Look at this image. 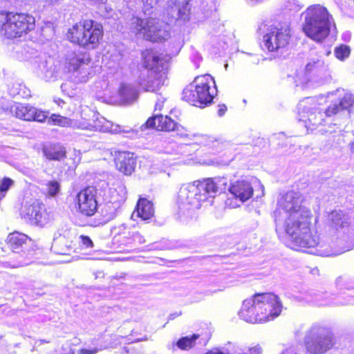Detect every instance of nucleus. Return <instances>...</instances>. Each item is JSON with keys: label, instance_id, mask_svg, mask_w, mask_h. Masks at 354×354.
<instances>
[{"label": "nucleus", "instance_id": "48", "mask_svg": "<svg viewBox=\"0 0 354 354\" xmlns=\"http://www.w3.org/2000/svg\"><path fill=\"white\" fill-rule=\"evenodd\" d=\"M68 354H75V352L73 351H71Z\"/></svg>", "mask_w": 354, "mask_h": 354}, {"label": "nucleus", "instance_id": "6", "mask_svg": "<svg viewBox=\"0 0 354 354\" xmlns=\"http://www.w3.org/2000/svg\"><path fill=\"white\" fill-rule=\"evenodd\" d=\"M217 192V186L212 178H204L183 185L178 194L179 198L195 208H200L203 203Z\"/></svg>", "mask_w": 354, "mask_h": 354}, {"label": "nucleus", "instance_id": "31", "mask_svg": "<svg viewBox=\"0 0 354 354\" xmlns=\"http://www.w3.org/2000/svg\"><path fill=\"white\" fill-rule=\"evenodd\" d=\"M199 338V335L193 334L191 336L180 337L176 342L178 348L183 351H188L194 348L196 341Z\"/></svg>", "mask_w": 354, "mask_h": 354}, {"label": "nucleus", "instance_id": "29", "mask_svg": "<svg viewBox=\"0 0 354 354\" xmlns=\"http://www.w3.org/2000/svg\"><path fill=\"white\" fill-rule=\"evenodd\" d=\"M118 95L122 103L131 104L138 99L139 92L130 85L122 84L119 88Z\"/></svg>", "mask_w": 354, "mask_h": 354}, {"label": "nucleus", "instance_id": "47", "mask_svg": "<svg viewBox=\"0 0 354 354\" xmlns=\"http://www.w3.org/2000/svg\"><path fill=\"white\" fill-rule=\"evenodd\" d=\"M65 86H66V84H62V88L63 91H65V89H64V87H65Z\"/></svg>", "mask_w": 354, "mask_h": 354}, {"label": "nucleus", "instance_id": "46", "mask_svg": "<svg viewBox=\"0 0 354 354\" xmlns=\"http://www.w3.org/2000/svg\"><path fill=\"white\" fill-rule=\"evenodd\" d=\"M351 147V153L354 154V142L351 143V147Z\"/></svg>", "mask_w": 354, "mask_h": 354}, {"label": "nucleus", "instance_id": "34", "mask_svg": "<svg viewBox=\"0 0 354 354\" xmlns=\"http://www.w3.org/2000/svg\"><path fill=\"white\" fill-rule=\"evenodd\" d=\"M337 103L342 111L349 109L354 105V95L350 93H346Z\"/></svg>", "mask_w": 354, "mask_h": 354}, {"label": "nucleus", "instance_id": "35", "mask_svg": "<svg viewBox=\"0 0 354 354\" xmlns=\"http://www.w3.org/2000/svg\"><path fill=\"white\" fill-rule=\"evenodd\" d=\"M47 194L48 196L54 197L60 191V185L57 180H50L46 183Z\"/></svg>", "mask_w": 354, "mask_h": 354}, {"label": "nucleus", "instance_id": "4", "mask_svg": "<svg viewBox=\"0 0 354 354\" xmlns=\"http://www.w3.org/2000/svg\"><path fill=\"white\" fill-rule=\"evenodd\" d=\"M35 19L27 12L0 10V36L6 40H15L35 29Z\"/></svg>", "mask_w": 354, "mask_h": 354}, {"label": "nucleus", "instance_id": "8", "mask_svg": "<svg viewBox=\"0 0 354 354\" xmlns=\"http://www.w3.org/2000/svg\"><path fill=\"white\" fill-rule=\"evenodd\" d=\"M335 344V339L331 329L318 324L310 327L304 338L306 349L311 354L325 353Z\"/></svg>", "mask_w": 354, "mask_h": 354}, {"label": "nucleus", "instance_id": "15", "mask_svg": "<svg viewBox=\"0 0 354 354\" xmlns=\"http://www.w3.org/2000/svg\"><path fill=\"white\" fill-rule=\"evenodd\" d=\"M171 57L167 54L160 53L153 48H147L141 53V64L148 71L167 69Z\"/></svg>", "mask_w": 354, "mask_h": 354}, {"label": "nucleus", "instance_id": "19", "mask_svg": "<svg viewBox=\"0 0 354 354\" xmlns=\"http://www.w3.org/2000/svg\"><path fill=\"white\" fill-rule=\"evenodd\" d=\"M180 124L167 115H157L149 118L143 124L145 129H153L160 131H174L179 129Z\"/></svg>", "mask_w": 354, "mask_h": 354}, {"label": "nucleus", "instance_id": "45", "mask_svg": "<svg viewBox=\"0 0 354 354\" xmlns=\"http://www.w3.org/2000/svg\"><path fill=\"white\" fill-rule=\"evenodd\" d=\"M204 354H225V353L218 348H213V349L207 351Z\"/></svg>", "mask_w": 354, "mask_h": 354}, {"label": "nucleus", "instance_id": "11", "mask_svg": "<svg viewBox=\"0 0 354 354\" xmlns=\"http://www.w3.org/2000/svg\"><path fill=\"white\" fill-rule=\"evenodd\" d=\"M145 242L144 236L136 230L134 226L122 225L118 227V232L113 239V245L118 252L127 253L141 243Z\"/></svg>", "mask_w": 354, "mask_h": 354}, {"label": "nucleus", "instance_id": "33", "mask_svg": "<svg viewBox=\"0 0 354 354\" xmlns=\"http://www.w3.org/2000/svg\"><path fill=\"white\" fill-rule=\"evenodd\" d=\"M351 48L343 44L336 46L334 49L335 57L340 61H344L348 58L351 55Z\"/></svg>", "mask_w": 354, "mask_h": 354}, {"label": "nucleus", "instance_id": "43", "mask_svg": "<svg viewBox=\"0 0 354 354\" xmlns=\"http://www.w3.org/2000/svg\"><path fill=\"white\" fill-rule=\"evenodd\" d=\"M262 351L260 346H256L249 348L247 354H261Z\"/></svg>", "mask_w": 354, "mask_h": 354}, {"label": "nucleus", "instance_id": "23", "mask_svg": "<svg viewBox=\"0 0 354 354\" xmlns=\"http://www.w3.org/2000/svg\"><path fill=\"white\" fill-rule=\"evenodd\" d=\"M189 0H170L167 14L175 19L187 20L190 14Z\"/></svg>", "mask_w": 354, "mask_h": 354}, {"label": "nucleus", "instance_id": "3", "mask_svg": "<svg viewBox=\"0 0 354 354\" xmlns=\"http://www.w3.org/2000/svg\"><path fill=\"white\" fill-rule=\"evenodd\" d=\"M335 27L333 15L326 7L315 4L306 10L302 31L311 40L324 42L330 35L331 29Z\"/></svg>", "mask_w": 354, "mask_h": 354}, {"label": "nucleus", "instance_id": "28", "mask_svg": "<svg viewBox=\"0 0 354 354\" xmlns=\"http://www.w3.org/2000/svg\"><path fill=\"white\" fill-rule=\"evenodd\" d=\"M136 212L142 220H149L154 216L153 204L145 198H140L137 202Z\"/></svg>", "mask_w": 354, "mask_h": 354}, {"label": "nucleus", "instance_id": "39", "mask_svg": "<svg viewBox=\"0 0 354 354\" xmlns=\"http://www.w3.org/2000/svg\"><path fill=\"white\" fill-rule=\"evenodd\" d=\"M80 239L81 240L82 245L86 248H92L94 247L93 242L91 238L86 235H80Z\"/></svg>", "mask_w": 354, "mask_h": 354}, {"label": "nucleus", "instance_id": "17", "mask_svg": "<svg viewBox=\"0 0 354 354\" xmlns=\"http://www.w3.org/2000/svg\"><path fill=\"white\" fill-rule=\"evenodd\" d=\"M113 163L119 173L130 176L136 170L137 156L129 151H115L113 153Z\"/></svg>", "mask_w": 354, "mask_h": 354}, {"label": "nucleus", "instance_id": "22", "mask_svg": "<svg viewBox=\"0 0 354 354\" xmlns=\"http://www.w3.org/2000/svg\"><path fill=\"white\" fill-rule=\"evenodd\" d=\"M167 79V69L149 71L143 84V90L146 92H156L164 86Z\"/></svg>", "mask_w": 354, "mask_h": 354}, {"label": "nucleus", "instance_id": "37", "mask_svg": "<svg viewBox=\"0 0 354 354\" xmlns=\"http://www.w3.org/2000/svg\"><path fill=\"white\" fill-rule=\"evenodd\" d=\"M268 141L266 138L261 137L260 136H254L250 142V145L254 147L263 149L266 147Z\"/></svg>", "mask_w": 354, "mask_h": 354}, {"label": "nucleus", "instance_id": "10", "mask_svg": "<svg viewBox=\"0 0 354 354\" xmlns=\"http://www.w3.org/2000/svg\"><path fill=\"white\" fill-rule=\"evenodd\" d=\"M98 190L93 185H86L73 198V205L77 212L86 217L93 216L97 210Z\"/></svg>", "mask_w": 354, "mask_h": 354}, {"label": "nucleus", "instance_id": "26", "mask_svg": "<svg viewBox=\"0 0 354 354\" xmlns=\"http://www.w3.org/2000/svg\"><path fill=\"white\" fill-rule=\"evenodd\" d=\"M32 240L26 234L19 232H13L8 234L6 239V244L14 252H20L25 249Z\"/></svg>", "mask_w": 354, "mask_h": 354}, {"label": "nucleus", "instance_id": "24", "mask_svg": "<svg viewBox=\"0 0 354 354\" xmlns=\"http://www.w3.org/2000/svg\"><path fill=\"white\" fill-rule=\"evenodd\" d=\"M300 113L301 114V120L309 128H315L321 125L324 121L323 113L316 107L303 106L301 109Z\"/></svg>", "mask_w": 354, "mask_h": 354}, {"label": "nucleus", "instance_id": "32", "mask_svg": "<svg viewBox=\"0 0 354 354\" xmlns=\"http://www.w3.org/2000/svg\"><path fill=\"white\" fill-rule=\"evenodd\" d=\"M53 102L63 110L64 114L68 116L73 115L77 110L76 104L72 102H66L60 97L54 98Z\"/></svg>", "mask_w": 354, "mask_h": 354}, {"label": "nucleus", "instance_id": "18", "mask_svg": "<svg viewBox=\"0 0 354 354\" xmlns=\"http://www.w3.org/2000/svg\"><path fill=\"white\" fill-rule=\"evenodd\" d=\"M134 24L138 32L142 33L147 39L151 41H161L164 39L160 32L161 31L153 19L149 18L146 20L139 17L135 18Z\"/></svg>", "mask_w": 354, "mask_h": 354}, {"label": "nucleus", "instance_id": "36", "mask_svg": "<svg viewBox=\"0 0 354 354\" xmlns=\"http://www.w3.org/2000/svg\"><path fill=\"white\" fill-rule=\"evenodd\" d=\"M340 112H342V110L336 102L329 105L325 110L324 114L326 117L330 118L336 115Z\"/></svg>", "mask_w": 354, "mask_h": 354}, {"label": "nucleus", "instance_id": "30", "mask_svg": "<svg viewBox=\"0 0 354 354\" xmlns=\"http://www.w3.org/2000/svg\"><path fill=\"white\" fill-rule=\"evenodd\" d=\"M329 217L328 225L331 230L337 232L350 226V223L342 212L332 211Z\"/></svg>", "mask_w": 354, "mask_h": 354}, {"label": "nucleus", "instance_id": "42", "mask_svg": "<svg viewBox=\"0 0 354 354\" xmlns=\"http://www.w3.org/2000/svg\"><path fill=\"white\" fill-rule=\"evenodd\" d=\"M318 64H319V61H317V62L313 61L311 62L308 63L306 66V71L307 72H311L314 70L317 69L319 67Z\"/></svg>", "mask_w": 354, "mask_h": 354}, {"label": "nucleus", "instance_id": "14", "mask_svg": "<svg viewBox=\"0 0 354 354\" xmlns=\"http://www.w3.org/2000/svg\"><path fill=\"white\" fill-rule=\"evenodd\" d=\"M77 127L79 129L87 131L89 133L95 132L116 133L118 127L99 115H93L91 118H82L78 122Z\"/></svg>", "mask_w": 354, "mask_h": 354}, {"label": "nucleus", "instance_id": "13", "mask_svg": "<svg viewBox=\"0 0 354 354\" xmlns=\"http://www.w3.org/2000/svg\"><path fill=\"white\" fill-rule=\"evenodd\" d=\"M91 61L92 58L88 52L74 50L66 57L65 67L68 72L82 75L81 77L86 81L89 76L87 68Z\"/></svg>", "mask_w": 354, "mask_h": 354}, {"label": "nucleus", "instance_id": "7", "mask_svg": "<svg viewBox=\"0 0 354 354\" xmlns=\"http://www.w3.org/2000/svg\"><path fill=\"white\" fill-rule=\"evenodd\" d=\"M262 28L266 31L263 35V41L268 51L275 52L286 48L290 44L292 30L288 23L274 21L270 24H263L259 30Z\"/></svg>", "mask_w": 354, "mask_h": 354}, {"label": "nucleus", "instance_id": "38", "mask_svg": "<svg viewBox=\"0 0 354 354\" xmlns=\"http://www.w3.org/2000/svg\"><path fill=\"white\" fill-rule=\"evenodd\" d=\"M13 180L8 178V177H4L1 181H0V192H7L9 188L12 185Z\"/></svg>", "mask_w": 354, "mask_h": 354}, {"label": "nucleus", "instance_id": "1", "mask_svg": "<svg viewBox=\"0 0 354 354\" xmlns=\"http://www.w3.org/2000/svg\"><path fill=\"white\" fill-rule=\"evenodd\" d=\"M282 308V302L277 295L271 292H256L243 301L238 315L247 323L264 324L277 318Z\"/></svg>", "mask_w": 354, "mask_h": 354}, {"label": "nucleus", "instance_id": "20", "mask_svg": "<svg viewBox=\"0 0 354 354\" xmlns=\"http://www.w3.org/2000/svg\"><path fill=\"white\" fill-rule=\"evenodd\" d=\"M89 19L82 18L70 25L66 31L65 38L67 41L74 46H80L81 39L84 38V33Z\"/></svg>", "mask_w": 354, "mask_h": 354}, {"label": "nucleus", "instance_id": "40", "mask_svg": "<svg viewBox=\"0 0 354 354\" xmlns=\"http://www.w3.org/2000/svg\"><path fill=\"white\" fill-rule=\"evenodd\" d=\"M50 119L55 124L61 125L66 120V118L57 114H52Z\"/></svg>", "mask_w": 354, "mask_h": 354}, {"label": "nucleus", "instance_id": "25", "mask_svg": "<svg viewBox=\"0 0 354 354\" xmlns=\"http://www.w3.org/2000/svg\"><path fill=\"white\" fill-rule=\"evenodd\" d=\"M302 196L297 192H290L286 195L283 203V208L288 214H293L295 212L310 211L301 205L303 203Z\"/></svg>", "mask_w": 354, "mask_h": 354}, {"label": "nucleus", "instance_id": "12", "mask_svg": "<svg viewBox=\"0 0 354 354\" xmlns=\"http://www.w3.org/2000/svg\"><path fill=\"white\" fill-rule=\"evenodd\" d=\"M79 48L85 50L97 49L104 42V29L102 24L89 19Z\"/></svg>", "mask_w": 354, "mask_h": 354}, {"label": "nucleus", "instance_id": "16", "mask_svg": "<svg viewBox=\"0 0 354 354\" xmlns=\"http://www.w3.org/2000/svg\"><path fill=\"white\" fill-rule=\"evenodd\" d=\"M10 111L16 118L27 122H44L48 118L46 111L28 104L16 103L12 106Z\"/></svg>", "mask_w": 354, "mask_h": 354}, {"label": "nucleus", "instance_id": "21", "mask_svg": "<svg viewBox=\"0 0 354 354\" xmlns=\"http://www.w3.org/2000/svg\"><path fill=\"white\" fill-rule=\"evenodd\" d=\"M228 190L235 198L239 199L241 202L249 200L254 194L252 184L247 179H238L231 182Z\"/></svg>", "mask_w": 354, "mask_h": 354}, {"label": "nucleus", "instance_id": "2", "mask_svg": "<svg viewBox=\"0 0 354 354\" xmlns=\"http://www.w3.org/2000/svg\"><path fill=\"white\" fill-rule=\"evenodd\" d=\"M283 230L295 250L313 248L319 244V239L311 211L287 214Z\"/></svg>", "mask_w": 354, "mask_h": 354}, {"label": "nucleus", "instance_id": "27", "mask_svg": "<svg viewBox=\"0 0 354 354\" xmlns=\"http://www.w3.org/2000/svg\"><path fill=\"white\" fill-rule=\"evenodd\" d=\"M42 152L48 160L60 161L66 158V149L60 143H48L43 146Z\"/></svg>", "mask_w": 354, "mask_h": 354}, {"label": "nucleus", "instance_id": "44", "mask_svg": "<svg viewBox=\"0 0 354 354\" xmlns=\"http://www.w3.org/2000/svg\"><path fill=\"white\" fill-rule=\"evenodd\" d=\"M227 106L225 104H219L218 105V115L219 116H223L227 111Z\"/></svg>", "mask_w": 354, "mask_h": 354}, {"label": "nucleus", "instance_id": "9", "mask_svg": "<svg viewBox=\"0 0 354 354\" xmlns=\"http://www.w3.org/2000/svg\"><path fill=\"white\" fill-rule=\"evenodd\" d=\"M20 216L30 225L43 228L54 221V214L41 199L26 202L20 209Z\"/></svg>", "mask_w": 354, "mask_h": 354}, {"label": "nucleus", "instance_id": "5", "mask_svg": "<svg viewBox=\"0 0 354 354\" xmlns=\"http://www.w3.org/2000/svg\"><path fill=\"white\" fill-rule=\"evenodd\" d=\"M214 78L209 74L196 76L183 91V100L189 104L204 108L210 105L217 95Z\"/></svg>", "mask_w": 354, "mask_h": 354}, {"label": "nucleus", "instance_id": "41", "mask_svg": "<svg viewBox=\"0 0 354 354\" xmlns=\"http://www.w3.org/2000/svg\"><path fill=\"white\" fill-rule=\"evenodd\" d=\"M99 349L96 347L89 348H81L78 351L79 354H96L98 353Z\"/></svg>", "mask_w": 354, "mask_h": 354}]
</instances>
